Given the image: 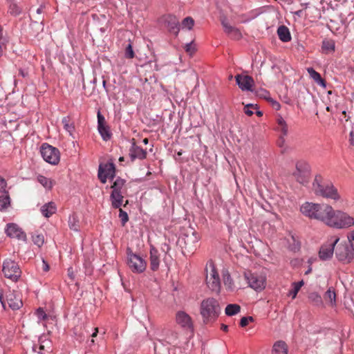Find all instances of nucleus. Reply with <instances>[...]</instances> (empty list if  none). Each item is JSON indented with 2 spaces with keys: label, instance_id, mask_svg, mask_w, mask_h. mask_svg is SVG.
Here are the masks:
<instances>
[{
  "label": "nucleus",
  "instance_id": "13d9d810",
  "mask_svg": "<svg viewBox=\"0 0 354 354\" xmlns=\"http://www.w3.org/2000/svg\"><path fill=\"white\" fill-rule=\"evenodd\" d=\"M349 144L350 146L354 147V131L350 132Z\"/></svg>",
  "mask_w": 354,
  "mask_h": 354
},
{
  "label": "nucleus",
  "instance_id": "a18cd8bd",
  "mask_svg": "<svg viewBox=\"0 0 354 354\" xmlns=\"http://www.w3.org/2000/svg\"><path fill=\"white\" fill-rule=\"evenodd\" d=\"M8 12L14 16H17L21 13L20 8L15 3H11L9 6Z\"/></svg>",
  "mask_w": 354,
  "mask_h": 354
},
{
  "label": "nucleus",
  "instance_id": "864d4df0",
  "mask_svg": "<svg viewBox=\"0 0 354 354\" xmlns=\"http://www.w3.org/2000/svg\"><path fill=\"white\" fill-rule=\"evenodd\" d=\"M7 186V183L6 180L0 176V192L6 193V187Z\"/></svg>",
  "mask_w": 354,
  "mask_h": 354
},
{
  "label": "nucleus",
  "instance_id": "2eb2a0df",
  "mask_svg": "<svg viewBox=\"0 0 354 354\" xmlns=\"http://www.w3.org/2000/svg\"><path fill=\"white\" fill-rule=\"evenodd\" d=\"M129 157L131 160L133 162L136 159L144 160L147 158V151L140 147L138 146L136 143L134 138L131 140V146L129 149Z\"/></svg>",
  "mask_w": 354,
  "mask_h": 354
},
{
  "label": "nucleus",
  "instance_id": "0e129e2a",
  "mask_svg": "<svg viewBox=\"0 0 354 354\" xmlns=\"http://www.w3.org/2000/svg\"><path fill=\"white\" fill-rule=\"evenodd\" d=\"M302 12H303L302 10H299L295 11L294 12V14L295 15H297L298 17H301L302 15Z\"/></svg>",
  "mask_w": 354,
  "mask_h": 354
},
{
  "label": "nucleus",
  "instance_id": "7c9ffc66",
  "mask_svg": "<svg viewBox=\"0 0 354 354\" xmlns=\"http://www.w3.org/2000/svg\"><path fill=\"white\" fill-rule=\"evenodd\" d=\"M10 205V198L8 194L6 192L4 194L0 196V211H4L7 209V208Z\"/></svg>",
  "mask_w": 354,
  "mask_h": 354
},
{
  "label": "nucleus",
  "instance_id": "c9c22d12",
  "mask_svg": "<svg viewBox=\"0 0 354 354\" xmlns=\"http://www.w3.org/2000/svg\"><path fill=\"white\" fill-rule=\"evenodd\" d=\"M85 333H86V330H85V326L84 325L80 326H76L74 328V334L77 337V339L79 341H82L84 339Z\"/></svg>",
  "mask_w": 354,
  "mask_h": 354
},
{
  "label": "nucleus",
  "instance_id": "aec40b11",
  "mask_svg": "<svg viewBox=\"0 0 354 354\" xmlns=\"http://www.w3.org/2000/svg\"><path fill=\"white\" fill-rule=\"evenodd\" d=\"M165 21L169 30L177 35L180 30L178 19L174 15H168Z\"/></svg>",
  "mask_w": 354,
  "mask_h": 354
},
{
  "label": "nucleus",
  "instance_id": "680f3d73",
  "mask_svg": "<svg viewBox=\"0 0 354 354\" xmlns=\"http://www.w3.org/2000/svg\"><path fill=\"white\" fill-rule=\"evenodd\" d=\"M273 106L274 109H276L277 110L279 109L280 108V104L279 103H278L277 102L274 101L273 102Z\"/></svg>",
  "mask_w": 354,
  "mask_h": 354
},
{
  "label": "nucleus",
  "instance_id": "3c124183",
  "mask_svg": "<svg viewBox=\"0 0 354 354\" xmlns=\"http://www.w3.org/2000/svg\"><path fill=\"white\" fill-rule=\"evenodd\" d=\"M36 314L39 319L41 320H46L48 318L46 313L42 308H39L36 311Z\"/></svg>",
  "mask_w": 354,
  "mask_h": 354
},
{
  "label": "nucleus",
  "instance_id": "c03bdc74",
  "mask_svg": "<svg viewBox=\"0 0 354 354\" xmlns=\"http://www.w3.org/2000/svg\"><path fill=\"white\" fill-rule=\"evenodd\" d=\"M194 24V21L191 17H187L185 18L182 21V27L184 28H187L189 30L192 29Z\"/></svg>",
  "mask_w": 354,
  "mask_h": 354
},
{
  "label": "nucleus",
  "instance_id": "473e14b6",
  "mask_svg": "<svg viewBox=\"0 0 354 354\" xmlns=\"http://www.w3.org/2000/svg\"><path fill=\"white\" fill-rule=\"evenodd\" d=\"M222 281L223 285L227 288H230L233 285L232 279L227 269L222 270Z\"/></svg>",
  "mask_w": 354,
  "mask_h": 354
},
{
  "label": "nucleus",
  "instance_id": "b1692460",
  "mask_svg": "<svg viewBox=\"0 0 354 354\" xmlns=\"http://www.w3.org/2000/svg\"><path fill=\"white\" fill-rule=\"evenodd\" d=\"M57 211V206L53 202H49L44 204L41 207V212L43 216L46 218L50 217L54 214Z\"/></svg>",
  "mask_w": 354,
  "mask_h": 354
},
{
  "label": "nucleus",
  "instance_id": "f8f14e48",
  "mask_svg": "<svg viewBox=\"0 0 354 354\" xmlns=\"http://www.w3.org/2000/svg\"><path fill=\"white\" fill-rule=\"evenodd\" d=\"M115 176V167L113 162L100 165L98 169V178L102 183H105L107 178L112 180Z\"/></svg>",
  "mask_w": 354,
  "mask_h": 354
},
{
  "label": "nucleus",
  "instance_id": "c85d7f7f",
  "mask_svg": "<svg viewBox=\"0 0 354 354\" xmlns=\"http://www.w3.org/2000/svg\"><path fill=\"white\" fill-rule=\"evenodd\" d=\"M307 71L310 77L319 85L326 86L324 80L322 78L320 74L315 71L313 68H308Z\"/></svg>",
  "mask_w": 354,
  "mask_h": 354
},
{
  "label": "nucleus",
  "instance_id": "4d7b16f0",
  "mask_svg": "<svg viewBox=\"0 0 354 354\" xmlns=\"http://www.w3.org/2000/svg\"><path fill=\"white\" fill-rule=\"evenodd\" d=\"M249 322L248 321L245 317H243L240 320V326L241 327H245L248 324Z\"/></svg>",
  "mask_w": 354,
  "mask_h": 354
},
{
  "label": "nucleus",
  "instance_id": "bf43d9fd",
  "mask_svg": "<svg viewBox=\"0 0 354 354\" xmlns=\"http://www.w3.org/2000/svg\"><path fill=\"white\" fill-rule=\"evenodd\" d=\"M42 263H43V268H42L44 272H48L50 269L49 265L47 263V262L44 259L42 260Z\"/></svg>",
  "mask_w": 354,
  "mask_h": 354
},
{
  "label": "nucleus",
  "instance_id": "37998d69",
  "mask_svg": "<svg viewBox=\"0 0 354 354\" xmlns=\"http://www.w3.org/2000/svg\"><path fill=\"white\" fill-rule=\"evenodd\" d=\"M68 225L71 230H73L74 231H78V230H79L78 221H77L76 216L75 214H73L69 217Z\"/></svg>",
  "mask_w": 354,
  "mask_h": 354
},
{
  "label": "nucleus",
  "instance_id": "a878e982",
  "mask_svg": "<svg viewBox=\"0 0 354 354\" xmlns=\"http://www.w3.org/2000/svg\"><path fill=\"white\" fill-rule=\"evenodd\" d=\"M277 34L279 38L283 42L289 41L291 39L289 29L285 26H281L278 28Z\"/></svg>",
  "mask_w": 354,
  "mask_h": 354
},
{
  "label": "nucleus",
  "instance_id": "5701e85b",
  "mask_svg": "<svg viewBox=\"0 0 354 354\" xmlns=\"http://www.w3.org/2000/svg\"><path fill=\"white\" fill-rule=\"evenodd\" d=\"M33 350L38 354H50L52 352L50 342L48 340L40 341L38 348L37 346H34Z\"/></svg>",
  "mask_w": 354,
  "mask_h": 354
},
{
  "label": "nucleus",
  "instance_id": "393cba45",
  "mask_svg": "<svg viewBox=\"0 0 354 354\" xmlns=\"http://www.w3.org/2000/svg\"><path fill=\"white\" fill-rule=\"evenodd\" d=\"M124 193L112 192L111 194V205L114 208H120L122 204Z\"/></svg>",
  "mask_w": 354,
  "mask_h": 354
},
{
  "label": "nucleus",
  "instance_id": "603ef678",
  "mask_svg": "<svg viewBox=\"0 0 354 354\" xmlns=\"http://www.w3.org/2000/svg\"><path fill=\"white\" fill-rule=\"evenodd\" d=\"M97 127L106 126V120L104 117L100 113V111L97 113Z\"/></svg>",
  "mask_w": 354,
  "mask_h": 354
},
{
  "label": "nucleus",
  "instance_id": "4be33fe9",
  "mask_svg": "<svg viewBox=\"0 0 354 354\" xmlns=\"http://www.w3.org/2000/svg\"><path fill=\"white\" fill-rule=\"evenodd\" d=\"M221 24L224 28L225 32L227 35H231L235 39H239L241 37V33L239 30L230 25L226 19L221 20Z\"/></svg>",
  "mask_w": 354,
  "mask_h": 354
},
{
  "label": "nucleus",
  "instance_id": "7ed1b4c3",
  "mask_svg": "<svg viewBox=\"0 0 354 354\" xmlns=\"http://www.w3.org/2000/svg\"><path fill=\"white\" fill-rule=\"evenodd\" d=\"M353 225H354V218L352 216L346 212L333 209L328 226L336 229H344Z\"/></svg>",
  "mask_w": 354,
  "mask_h": 354
},
{
  "label": "nucleus",
  "instance_id": "e2e57ef3",
  "mask_svg": "<svg viewBox=\"0 0 354 354\" xmlns=\"http://www.w3.org/2000/svg\"><path fill=\"white\" fill-rule=\"evenodd\" d=\"M97 333H98V328H95L94 329V332L92 333L91 336L93 337H95L97 335Z\"/></svg>",
  "mask_w": 354,
  "mask_h": 354
},
{
  "label": "nucleus",
  "instance_id": "72a5a7b5",
  "mask_svg": "<svg viewBox=\"0 0 354 354\" xmlns=\"http://www.w3.org/2000/svg\"><path fill=\"white\" fill-rule=\"evenodd\" d=\"M198 241V236L195 233V232H192V235H185L184 238V242L186 245H188L189 248H191L192 244L196 243Z\"/></svg>",
  "mask_w": 354,
  "mask_h": 354
},
{
  "label": "nucleus",
  "instance_id": "6e6552de",
  "mask_svg": "<svg viewBox=\"0 0 354 354\" xmlns=\"http://www.w3.org/2000/svg\"><path fill=\"white\" fill-rule=\"evenodd\" d=\"M339 238L337 236H331L326 243L323 244L319 252V258L326 261L330 259L334 253L335 246L337 245Z\"/></svg>",
  "mask_w": 354,
  "mask_h": 354
},
{
  "label": "nucleus",
  "instance_id": "cd10ccee",
  "mask_svg": "<svg viewBox=\"0 0 354 354\" xmlns=\"http://www.w3.org/2000/svg\"><path fill=\"white\" fill-rule=\"evenodd\" d=\"M277 131L281 133L282 136H286L288 132V127L286 122L281 116H279L277 119Z\"/></svg>",
  "mask_w": 354,
  "mask_h": 354
},
{
  "label": "nucleus",
  "instance_id": "5fc2aeb1",
  "mask_svg": "<svg viewBox=\"0 0 354 354\" xmlns=\"http://www.w3.org/2000/svg\"><path fill=\"white\" fill-rule=\"evenodd\" d=\"M348 239L350 243V245L354 250V230L348 234Z\"/></svg>",
  "mask_w": 354,
  "mask_h": 354
},
{
  "label": "nucleus",
  "instance_id": "ea45409f",
  "mask_svg": "<svg viewBox=\"0 0 354 354\" xmlns=\"http://www.w3.org/2000/svg\"><path fill=\"white\" fill-rule=\"evenodd\" d=\"M308 298L310 301L316 306H319L322 304V297L316 292H312L309 293Z\"/></svg>",
  "mask_w": 354,
  "mask_h": 354
},
{
  "label": "nucleus",
  "instance_id": "de8ad7c7",
  "mask_svg": "<svg viewBox=\"0 0 354 354\" xmlns=\"http://www.w3.org/2000/svg\"><path fill=\"white\" fill-rule=\"evenodd\" d=\"M185 50L186 53H188L189 55H192L196 51V48H195L194 44L192 41L189 44H187L185 46Z\"/></svg>",
  "mask_w": 354,
  "mask_h": 354
},
{
  "label": "nucleus",
  "instance_id": "9b49d317",
  "mask_svg": "<svg viewBox=\"0 0 354 354\" xmlns=\"http://www.w3.org/2000/svg\"><path fill=\"white\" fill-rule=\"evenodd\" d=\"M295 180L301 184H306L309 179V167L304 162H298L296 164V169L292 173Z\"/></svg>",
  "mask_w": 354,
  "mask_h": 354
},
{
  "label": "nucleus",
  "instance_id": "4468645a",
  "mask_svg": "<svg viewBox=\"0 0 354 354\" xmlns=\"http://www.w3.org/2000/svg\"><path fill=\"white\" fill-rule=\"evenodd\" d=\"M128 265L134 272L140 273L146 269V262L140 256L130 253L128 254Z\"/></svg>",
  "mask_w": 354,
  "mask_h": 354
},
{
  "label": "nucleus",
  "instance_id": "4c0bfd02",
  "mask_svg": "<svg viewBox=\"0 0 354 354\" xmlns=\"http://www.w3.org/2000/svg\"><path fill=\"white\" fill-rule=\"evenodd\" d=\"M37 180L41 185L47 189H51L53 185L51 180L41 175L38 176Z\"/></svg>",
  "mask_w": 354,
  "mask_h": 354
},
{
  "label": "nucleus",
  "instance_id": "dca6fc26",
  "mask_svg": "<svg viewBox=\"0 0 354 354\" xmlns=\"http://www.w3.org/2000/svg\"><path fill=\"white\" fill-rule=\"evenodd\" d=\"M176 322L182 328L193 329V322L191 317L184 311H178L176 314Z\"/></svg>",
  "mask_w": 354,
  "mask_h": 354
},
{
  "label": "nucleus",
  "instance_id": "8fccbe9b",
  "mask_svg": "<svg viewBox=\"0 0 354 354\" xmlns=\"http://www.w3.org/2000/svg\"><path fill=\"white\" fill-rule=\"evenodd\" d=\"M119 212V217L121 219L122 225H124L129 219L128 214L126 212L123 211L120 207Z\"/></svg>",
  "mask_w": 354,
  "mask_h": 354
},
{
  "label": "nucleus",
  "instance_id": "49530a36",
  "mask_svg": "<svg viewBox=\"0 0 354 354\" xmlns=\"http://www.w3.org/2000/svg\"><path fill=\"white\" fill-rule=\"evenodd\" d=\"M257 109V105H254L253 104H248L244 107V113L248 116H251L253 115L252 109Z\"/></svg>",
  "mask_w": 354,
  "mask_h": 354
},
{
  "label": "nucleus",
  "instance_id": "f3484780",
  "mask_svg": "<svg viewBox=\"0 0 354 354\" xmlns=\"http://www.w3.org/2000/svg\"><path fill=\"white\" fill-rule=\"evenodd\" d=\"M6 233L8 236L15 238L19 240L25 241L26 239V234L20 227H18L17 225L15 223H10L7 225Z\"/></svg>",
  "mask_w": 354,
  "mask_h": 354
},
{
  "label": "nucleus",
  "instance_id": "052dcab7",
  "mask_svg": "<svg viewBox=\"0 0 354 354\" xmlns=\"http://www.w3.org/2000/svg\"><path fill=\"white\" fill-rule=\"evenodd\" d=\"M293 286H294L293 288H301L304 286V281L301 280V281H299L298 282H294Z\"/></svg>",
  "mask_w": 354,
  "mask_h": 354
},
{
  "label": "nucleus",
  "instance_id": "f257e3e1",
  "mask_svg": "<svg viewBox=\"0 0 354 354\" xmlns=\"http://www.w3.org/2000/svg\"><path fill=\"white\" fill-rule=\"evenodd\" d=\"M221 313V306L218 300L213 297L203 299L200 305V314L204 324L215 322Z\"/></svg>",
  "mask_w": 354,
  "mask_h": 354
},
{
  "label": "nucleus",
  "instance_id": "f03ea898",
  "mask_svg": "<svg viewBox=\"0 0 354 354\" xmlns=\"http://www.w3.org/2000/svg\"><path fill=\"white\" fill-rule=\"evenodd\" d=\"M313 190L317 196L337 201L340 196L337 189L330 182L325 181L321 176H316L313 183Z\"/></svg>",
  "mask_w": 354,
  "mask_h": 354
},
{
  "label": "nucleus",
  "instance_id": "c756f323",
  "mask_svg": "<svg viewBox=\"0 0 354 354\" xmlns=\"http://www.w3.org/2000/svg\"><path fill=\"white\" fill-rule=\"evenodd\" d=\"M125 185V180L122 179L121 178H118L113 184L111 185V188L113 189L112 192H116L118 193H124L125 192L123 189V187Z\"/></svg>",
  "mask_w": 354,
  "mask_h": 354
},
{
  "label": "nucleus",
  "instance_id": "09e8293b",
  "mask_svg": "<svg viewBox=\"0 0 354 354\" xmlns=\"http://www.w3.org/2000/svg\"><path fill=\"white\" fill-rule=\"evenodd\" d=\"M125 57L128 59H132L134 57V52L131 44H128L125 49Z\"/></svg>",
  "mask_w": 354,
  "mask_h": 354
},
{
  "label": "nucleus",
  "instance_id": "2f4dec72",
  "mask_svg": "<svg viewBox=\"0 0 354 354\" xmlns=\"http://www.w3.org/2000/svg\"><path fill=\"white\" fill-rule=\"evenodd\" d=\"M241 311V306L238 304H228L225 309V313L228 316H232L238 314Z\"/></svg>",
  "mask_w": 354,
  "mask_h": 354
},
{
  "label": "nucleus",
  "instance_id": "ddd939ff",
  "mask_svg": "<svg viewBox=\"0 0 354 354\" xmlns=\"http://www.w3.org/2000/svg\"><path fill=\"white\" fill-rule=\"evenodd\" d=\"M337 258L344 263H349L354 258V250L346 244H339L335 250Z\"/></svg>",
  "mask_w": 354,
  "mask_h": 354
},
{
  "label": "nucleus",
  "instance_id": "1a4fd4ad",
  "mask_svg": "<svg viewBox=\"0 0 354 354\" xmlns=\"http://www.w3.org/2000/svg\"><path fill=\"white\" fill-rule=\"evenodd\" d=\"M206 283L208 287L221 288V282L214 263L210 261L206 266Z\"/></svg>",
  "mask_w": 354,
  "mask_h": 354
},
{
  "label": "nucleus",
  "instance_id": "774afa93",
  "mask_svg": "<svg viewBox=\"0 0 354 354\" xmlns=\"http://www.w3.org/2000/svg\"><path fill=\"white\" fill-rule=\"evenodd\" d=\"M142 142L145 144V145H147L149 143V139L145 138L143 139L142 140Z\"/></svg>",
  "mask_w": 354,
  "mask_h": 354
},
{
  "label": "nucleus",
  "instance_id": "f704fd0d",
  "mask_svg": "<svg viewBox=\"0 0 354 354\" xmlns=\"http://www.w3.org/2000/svg\"><path fill=\"white\" fill-rule=\"evenodd\" d=\"M62 123L65 130L71 134L74 130V126L71 122V118L68 116L64 117L62 120Z\"/></svg>",
  "mask_w": 354,
  "mask_h": 354
},
{
  "label": "nucleus",
  "instance_id": "6e6d98bb",
  "mask_svg": "<svg viewBox=\"0 0 354 354\" xmlns=\"http://www.w3.org/2000/svg\"><path fill=\"white\" fill-rule=\"evenodd\" d=\"M299 289H292L288 291V292L286 294L288 297H291L292 299H295L298 293V291Z\"/></svg>",
  "mask_w": 354,
  "mask_h": 354
},
{
  "label": "nucleus",
  "instance_id": "412c9836",
  "mask_svg": "<svg viewBox=\"0 0 354 354\" xmlns=\"http://www.w3.org/2000/svg\"><path fill=\"white\" fill-rule=\"evenodd\" d=\"M150 268L152 270L156 271L159 268L160 265V254L154 248L151 247L150 250Z\"/></svg>",
  "mask_w": 354,
  "mask_h": 354
},
{
  "label": "nucleus",
  "instance_id": "39448f33",
  "mask_svg": "<svg viewBox=\"0 0 354 354\" xmlns=\"http://www.w3.org/2000/svg\"><path fill=\"white\" fill-rule=\"evenodd\" d=\"M2 272L4 276L12 281H17L21 277V271L18 264L10 259H6L3 264Z\"/></svg>",
  "mask_w": 354,
  "mask_h": 354
},
{
  "label": "nucleus",
  "instance_id": "e433bc0d",
  "mask_svg": "<svg viewBox=\"0 0 354 354\" xmlns=\"http://www.w3.org/2000/svg\"><path fill=\"white\" fill-rule=\"evenodd\" d=\"M98 131L100 133L104 140H108L111 138V133L109 131V128L107 125L97 127Z\"/></svg>",
  "mask_w": 354,
  "mask_h": 354
},
{
  "label": "nucleus",
  "instance_id": "a19ab883",
  "mask_svg": "<svg viewBox=\"0 0 354 354\" xmlns=\"http://www.w3.org/2000/svg\"><path fill=\"white\" fill-rule=\"evenodd\" d=\"M336 294L334 290L328 289L324 295V299L331 304V305L335 304Z\"/></svg>",
  "mask_w": 354,
  "mask_h": 354
},
{
  "label": "nucleus",
  "instance_id": "69168bd1",
  "mask_svg": "<svg viewBox=\"0 0 354 354\" xmlns=\"http://www.w3.org/2000/svg\"><path fill=\"white\" fill-rule=\"evenodd\" d=\"M221 329L225 331V332H227V330H228V326L227 325H225V324H222L221 325Z\"/></svg>",
  "mask_w": 354,
  "mask_h": 354
},
{
  "label": "nucleus",
  "instance_id": "338daca9",
  "mask_svg": "<svg viewBox=\"0 0 354 354\" xmlns=\"http://www.w3.org/2000/svg\"><path fill=\"white\" fill-rule=\"evenodd\" d=\"M245 317L247 318V319H248V321L249 322H254V318H253V317H252V316H249V317Z\"/></svg>",
  "mask_w": 354,
  "mask_h": 354
},
{
  "label": "nucleus",
  "instance_id": "423d86ee",
  "mask_svg": "<svg viewBox=\"0 0 354 354\" xmlns=\"http://www.w3.org/2000/svg\"><path fill=\"white\" fill-rule=\"evenodd\" d=\"M243 279L249 288H265L266 277L263 273H252L250 270L243 272Z\"/></svg>",
  "mask_w": 354,
  "mask_h": 354
},
{
  "label": "nucleus",
  "instance_id": "6ab92c4d",
  "mask_svg": "<svg viewBox=\"0 0 354 354\" xmlns=\"http://www.w3.org/2000/svg\"><path fill=\"white\" fill-rule=\"evenodd\" d=\"M317 205L318 203L305 202L301 205L300 212L304 216L314 219Z\"/></svg>",
  "mask_w": 354,
  "mask_h": 354
},
{
  "label": "nucleus",
  "instance_id": "0eeeda50",
  "mask_svg": "<svg viewBox=\"0 0 354 354\" xmlns=\"http://www.w3.org/2000/svg\"><path fill=\"white\" fill-rule=\"evenodd\" d=\"M6 299H3V293L0 292V301L5 308L6 301H7L10 308L13 310H18L22 306L21 299L15 294V291L11 289H7L5 292Z\"/></svg>",
  "mask_w": 354,
  "mask_h": 354
},
{
  "label": "nucleus",
  "instance_id": "58836bf2",
  "mask_svg": "<svg viewBox=\"0 0 354 354\" xmlns=\"http://www.w3.org/2000/svg\"><path fill=\"white\" fill-rule=\"evenodd\" d=\"M33 243L39 248L41 247L44 243V236L42 234L35 233L32 236Z\"/></svg>",
  "mask_w": 354,
  "mask_h": 354
},
{
  "label": "nucleus",
  "instance_id": "bb28decb",
  "mask_svg": "<svg viewBox=\"0 0 354 354\" xmlns=\"http://www.w3.org/2000/svg\"><path fill=\"white\" fill-rule=\"evenodd\" d=\"M288 346L283 341L277 342L272 348V354H287Z\"/></svg>",
  "mask_w": 354,
  "mask_h": 354
},
{
  "label": "nucleus",
  "instance_id": "79ce46f5",
  "mask_svg": "<svg viewBox=\"0 0 354 354\" xmlns=\"http://www.w3.org/2000/svg\"><path fill=\"white\" fill-rule=\"evenodd\" d=\"M322 49L326 53L332 52L335 50V43L332 40L324 41L322 43Z\"/></svg>",
  "mask_w": 354,
  "mask_h": 354
},
{
  "label": "nucleus",
  "instance_id": "9d476101",
  "mask_svg": "<svg viewBox=\"0 0 354 354\" xmlns=\"http://www.w3.org/2000/svg\"><path fill=\"white\" fill-rule=\"evenodd\" d=\"M333 211V208L330 205L326 203H318L314 219L322 221L328 225Z\"/></svg>",
  "mask_w": 354,
  "mask_h": 354
},
{
  "label": "nucleus",
  "instance_id": "a211bd4d",
  "mask_svg": "<svg viewBox=\"0 0 354 354\" xmlns=\"http://www.w3.org/2000/svg\"><path fill=\"white\" fill-rule=\"evenodd\" d=\"M236 84L242 91H252L254 80L249 75H237L235 76Z\"/></svg>",
  "mask_w": 354,
  "mask_h": 354
},
{
  "label": "nucleus",
  "instance_id": "20e7f679",
  "mask_svg": "<svg viewBox=\"0 0 354 354\" xmlns=\"http://www.w3.org/2000/svg\"><path fill=\"white\" fill-rule=\"evenodd\" d=\"M40 152L44 160L50 165H56L60 160V153L58 149L47 143L41 145Z\"/></svg>",
  "mask_w": 354,
  "mask_h": 354
}]
</instances>
